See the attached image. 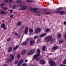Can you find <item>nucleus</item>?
Listing matches in <instances>:
<instances>
[{"label": "nucleus", "mask_w": 66, "mask_h": 66, "mask_svg": "<svg viewBox=\"0 0 66 66\" xmlns=\"http://www.w3.org/2000/svg\"><path fill=\"white\" fill-rule=\"evenodd\" d=\"M43 11H46V10L45 9H44L43 10Z\"/></svg>", "instance_id": "obj_53"}, {"label": "nucleus", "mask_w": 66, "mask_h": 66, "mask_svg": "<svg viewBox=\"0 0 66 66\" xmlns=\"http://www.w3.org/2000/svg\"><path fill=\"white\" fill-rule=\"evenodd\" d=\"M51 38H52V37L51 36H50L46 37L45 38V40L47 42H48L50 41V44H53L54 43V42L55 40V39L53 38L51 39Z\"/></svg>", "instance_id": "obj_1"}, {"label": "nucleus", "mask_w": 66, "mask_h": 66, "mask_svg": "<svg viewBox=\"0 0 66 66\" xmlns=\"http://www.w3.org/2000/svg\"><path fill=\"white\" fill-rule=\"evenodd\" d=\"M12 8L13 9H15L16 8V5H13Z\"/></svg>", "instance_id": "obj_23"}, {"label": "nucleus", "mask_w": 66, "mask_h": 66, "mask_svg": "<svg viewBox=\"0 0 66 66\" xmlns=\"http://www.w3.org/2000/svg\"><path fill=\"white\" fill-rule=\"evenodd\" d=\"M63 64H66V59H65L63 62Z\"/></svg>", "instance_id": "obj_37"}, {"label": "nucleus", "mask_w": 66, "mask_h": 66, "mask_svg": "<svg viewBox=\"0 0 66 66\" xmlns=\"http://www.w3.org/2000/svg\"><path fill=\"white\" fill-rule=\"evenodd\" d=\"M27 52V51L26 50H24L21 53V55H23L24 54H26Z\"/></svg>", "instance_id": "obj_13"}, {"label": "nucleus", "mask_w": 66, "mask_h": 66, "mask_svg": "<svg viewBox=\"0 0 66 66\" xmlns=\"http://www.w3.org/2000/svg\"><path fill=\"white\" fill-rule=\"evenodd\" d=\"M49 31V29L48 28H46V30L45 32H48Z\"/></svg>", "instance_id": "obj_35"}, {"label": "nucleus", "mask_w": 66, "mask_h": 66, "mask_svg": "<svg viewBox=\"0 0 66 66\" xmlns=\"http://www.w3.org/2000/svg\"><path fill=\"white\" fill-rule=\"evenodd\" d=\"M18 62V60L16 61L15 62V64H17V63Z\"/></svg>", "instance_id": "obj_41"}, {"label": "nucleus", "mask_w": 66, "mask_h": 66, "mask_svg": "<svg viewBox=\"0 0 66 66\" xmlns=\"http://www.w3.org/2000/svg\"><path fill=\"white\" fill-rule=\"evenodd\" d=\"M17 56L18 59H20V54H18L17 55Z\"/></svg>", "instance_id": "obj_34"}, {"label": "nucleus", "mask_w": 66, "mask_h": 66, "mask_svg": "<svg viewBox=\"0 0 66 66\" xmlns=\"http://www.w3.org/2000/svg\"><path fill=\"white\" fill-rule=\"evenodd\" d=\"M21 2V1L20 0H18L16 1V3H17V4H19V3H20Z\"/></svg>", "instance_id": "obj_24"}, {"label": "nucleus", "mask_w": 66, "mask_h": 66, "mask_svg": "<svg viewBox=\"0 0 66 66\" xmlns=\"http://www.w3.org/2000/svg\"><path fill=\"white\" fill-rule=\"evenodd\" d=\"M5 25L4 23H3L1 25V27L2 28H4L5 27Z\"/></svg>", "instance_id": "obj_22"}, {"label": "nucleus", "mask_w": 66, "mask_h": 66, "mask_svg": "<svg viewBox=\"0 0 66 66\" xmlns=\"http://www.w3.org/2000/svg\"><path fill=\"white\" fill-rule=\"evenodd\" d=\"M60 66H66V65H65L64 64H60Z\"/></svg>", "instance_id": "obj_42"}, {"label": "nucleus", "mask_w": 66, "mask_h": 66, "mask_svg": "<svg viewBox=\"0 0 66 66\" xmlns=\"http://www.w3.org/2000/svg\"><path fill=\"white\" fill-rule=\"evenodd\" d=\"M11 39L10 38H8L7 39V42H10V41H11Z\"/></svg>", "instance_id": "obj_32"}, {"label": "nucleus", "mask_w": 66, "mask_h": 66, "mask_svg": "<svg viewBox=\"0 0 66 66\" xmlns=\"http://www.w3.org/2000/svg\"><path fill=\"white\" fill-rule=\"evenodd\" d=\"M13 10H10V13L11 14L12 13V12H13Z\"/></svg>", "instance_id": "obj_39"}, {"label": "nucleus", "mask_w": 66, "mask_h": 66, "mask_svg": "<svg viewBox=\"0 0 66 66\" xmlns=\"http://www.w3.org/2000/svg\"><path fill=\"white\" fill-rule=\"evenodd\" d=\"M33 0H27L26 1L27 2H32Z\"/></svg>", "instance_id": "obj_31"}, {"label": "nucleus", "mask_w": 66, "mask_h": 66, "mask_svg": "<svg viewBox=\"0 0 66 66\" xmlns=\"http://www.w3.org/2000/svg\"><path fill=\"white\" fill-rule=\"evenodd\" d=\"M3 66H7V65H6V64H4Z\"/></svg>", "instance_id": "obj_56"}, {"label": "nucleus", "mask_w": 66, "mask_h": 66, "mask_svg": "<svg viewBox=\"0 0 66 66\" xmlns=\"http://www.w3.org/2000/svg\"><path fill=\"white\" fill-rule=\"evenodd\" d=\"M64 37L65 39H66V34H65L64 36Z\"/></svg>", "instance_id": "obj_49"}, {"label": "nucleus", "mask_w": 66, "mask_h": 66, "mask_svg": "<svg viewBox=\"0 0 66 66\" xmlns=\"http://www.w3.org/2000/svg\"><path fill=\"white\" fill-rule=\"evenodd\" d=\"M39 62L40 64H45V62L43 60H40Z\"/></svg>", "instance_id": "obj_16"}, {"label": "nucleus", "mask_w": 66, "mask_h": 66, "mask_svg": "<svg viewBox=\"0 0 66 66\" xmlns=\"http://www.w3.org/2000/svg\"><path fill=\"white\" fill-rule=\"evenodd\" d=\"M35 43V41L34 40H31L29 42V44L31 46L33 44H34V43Z\"/></svg>", "instance_id": "obj_9"}, {"label": "nucleus", "mask_w": 66, "mask_h": 66, "mask_svg": "<svg viewBox=\"0 0 66 66\" xmlns=\"http://www.w3.org/2000/svg\"><path fill=\"white\" fill-rule=\"evenodd\" d=\"M29 42V40L28 39H27L26 40V41L23 42L21 43L22 45L23 46V45H27L28 44V42Z\"/></svg>", "instance_id": "obj_5"}, {"label": "nucleus", "mask_w": 66, "mask_h": 66, "mask_svg": "<svg viewBox=\"0 0 66 66\" xmlns=\"http://www.w3.org/2000/svg\"><path fill=\"white\" fill-rule=\"evenodd\" d=\"M28 32V28L27 27H26L24 31V34H27Z\"/></svg>", "instance_id": "obj_10"}, {"label": "nucleus", "mask_w": 66, "mask_h": 66, "mask_svg": "<svg viewBox=\"0 0 66 66\" xmlns=\"http://www.w3.org/2000/svg\"><path fill=\"white\" fill-rule=\"evenodd\" d=\"M40 31H41L40 28H37L35 30V33H38Z\"/></svg>", "instance_id": "obj_8"}, {"label": "nucleus", "mask_w": 66, "mask_h": 66, "mask_svg": "<svg viewBox=\"0 0 66 66\" xmlns=\"http://www.w3.org/2000/svg\"><path fill=\"white\" fill-rule=\"evenodd\" d=\"M21 63H20V62H19V63L17 64L18 66H20V65H21Z\"/></svg>", "instance_id": "obj_38"}, {"label": "nucleus", "mask_w": 66, "mask_h": 66, "mask_svg": "<svg viewBox=\"0 0 66 66\" xmlns=\"http://www.w3.org/2000/svg\"><path fill=\"white\" fill-rule=\"evenodd\" d=\"M0 13H1V12H0Z\"/></svg>", "instance_id": "obj_64"}, {"label": "nucleus", "mask_w": 66, "mask_h": 66, "mask_svg": "<svg viewBox=\"0 0 66 66\" xmlns=\"http://www.w3.org/2000/svg\"><path fill=\"white\" fill-rule=\"evenodd\" d=\"M13 1V0H9V5H12Z\"/></svg>", "instance_id": "obj_18"}, {"label": "nucleus", "mask_w": 66, "mask_h": 66, "mask_svg": "<svg viewBox=\"0 0 66 66\" xmlns=\"http://www.w3.org/2000/svg\"><path fill=\"white\" fill-rule=\"evenodd\" d=\"M2 22H4V20H2Z\"/></svg>", "instance_id": "obj_59"}, {"label": "nucleus", "mask_w": 66, "mask_h": 66, "mask_svg": "<svg viewBox=\"0 0 66 66\" xmlns=\"http://www.w3.org/2000/svg\"><path fill=\"white\" fill-rule=\"evenodd\" d=\"M1 13L2 14H3V15H4V14H5V12L3 11H1Z\"/></svg>", "instance_id": "obj_29"}, {"label": "nucleus", "mask_w": 66, "mask_h": 66, "mask_svg": "<svg viewBox=\"0 0 66 66\" xmlns=\"http://www.w3.org/2000/svg\"><path fill=\"white\" fill-rule=\"evenodd\" d=\"M22 66H27V64L26 63H24L22 64Z\"/></svg>", "instance_id": "obj_36"}, {"label": "nucleus", "mask_w": 66, "mask_h": 66, "mask_svg": "<svg viewBox=\"0 0 66 66\" xmlns=\"http://www.w3.org/2000/svg\"><path fill=\"white\" fill-rule=\"evenodd\" d=\"M37 54L40 56V51L38 49L37 50Z\"/></svg>", "instance_id": "obj_15"}, {"label": "nucleus", "mask_w": 66, "mask_h": 66, "mask_svg": "<svg viewBox=\"0 0 66 66\" xmlns=\"http://www.w3.org/2000/svg\"><path fill=\"white\" fill-rule=\"evenodd\" d=\"M57 48H58V46H54L52 48V49L53 50H56L57 49Z\"/></svg>", "instance_id": "obj_14"}, {"label": "nucleus", "mask_w": 66, "mask_h": 66, "mask_svg": "<svg viewBox=\"0 0 66 66\" xmlns=\"http://www.w3.org/2000/svg\"><path fill=\"white\" fill-rule=\"evenodd\" d=\"M21 24V21L17 23V26H20Z\"/></svg>", "instance_id": "obj_27"}, {"label": "nucleus", "mask_w": 66, "mask_h": 66, "mask_svg": "<svg viewBox=\"0 0 66 66\" xmlns=\"http://www.w3.org/2000/svg\"><path fill=\"white\" fill-rule=\"evenodd\" d=\"M45 49H46V46H43L42 48V50L43 51H45Z\"/></svg>", "instance_id": "obj_25"}, {"label": "nucleus", "mask_w": 66, "mask_h": 66, "mask_svg": "<svg viewBox=\"0 0 66 66\" xmlns=\"http://www.w3.org/2000/svg\"><path fill=\"white\" fill-rule=\"evenodd\" d=\"M63 9V7H61L57 8L56 9L57 11H60V10H61Z\"/></svg>", "instance_id": "obj_21"}, {"label": "nucleus", "mask_w": 66, "mask_h": 66, "mask_svg": "<svg viewBox=\"0 0 66 66\" xmlns=\"http://www.w3.org/2000/svg\"><path fill=\"white\" fill-rule=\"evenodd\" d=\"M6 29V27H4L3 28V30H5Z\"/></svg>", "instance_id": "obj_48"}, {"label": "nucleus", "mask_w": 66, "mask_h": 66, "mask_svg": "<svg viewBox=\"0 0 66 66\" xmlns=\"http://www.w3.org/2000/svg\"><path fill=\"white\" fill-rule=\"evenodd\" d=\"M23 62V59H21L19 61V62H20L21 64H22V63Z\"/></svg>", "instance_id": "obj_28"}, {"label": "nucleus", "mask_w": 66, "mask_h": 66, "mask_svg": "<svg viewBox=\"0 0 66 66\" xmlns=\"http://www.w3.org/2000/svg\"><path fill=\"white\" fill-rule=\"evenodd\" d=\"M13 16L14 15H10V16L11 17H13Z\"/></svg>", "instance_id": "obj_52"}, {"label": "nucleus", "mask_w": 66, "mask_h": 66, "mask_svg": "<svg viewBox=\"0 0 66 66\" xmlns=\"http://www.w3.org/2000/svg\"><path fill=\"white\" fill-rule=\"evenodd\" d=\"M38 37V36H37L36 37L37 38Z\"/></svg>", "instance_id": "obj_60"}, {"label": "nucleus", "mask_w": 66, "mask_h": 66, "mask_svg": "<svg viewBox=\"0 0 66 66\" xmlns=\"http://www.w3.org/2000/svg\"><path fill=\"white\" fill-rule=\"evenodd\" d=\"M56 14H60V15H63L65 14V12L63 11H56Z\"/></svg>", "instance_id": "obj_6"}, {"label": "nucleus", "mask_w": 66, "mask_h": 66, "mask_svg": "<svg viewBox=\"0 0 66 66\" xmlns=\"http://www.w3.org/2000/svg\"><path fill=\"white\" fill-rule=\"evenodd\" d=\"M36 36H35L34 37V38L35 39H36Z\"/></svg>", "instance_id": "obj_54"}, {"label": "nucleus", "mask_w": 66, "mask_h": 66, "mask_svg": "<svg viewBox=\"0 0 66 66\" xmlns=\"http://www.w3.org/2000/svg\"><path fill=\"white\" fill-rule=\"evenodd\" d=\"M64 24H65V25H66V21H65V22H64Z\"/></svg>", "instance_id": "obj_51"}, {"label": "nucleus", "mask_w": 66, "mask_h": 66, "mask_svg": "<svg viewBox=\"0 0 66 66\" xmlns=\"http://www.w3.org/2000/svg\"><path fill=\"white\" fill-rule=\"evenodd\" d=\"M35 52V50L32 49L31 50L29 51L28 53L27 54L28 55H32Z\"/></svg>", "instance_id": "obj_3"}, {"label": "nucleus", "mask_w": 66, "mask_h": 66, "mask_svg": "<svg viewBox=\"0 0 66 66\" xmlns=\"http://www.w3.org/2000/svg\"><path fill=\"white\" fill-rule=\"evenodd\" d=\"M20 7H22V4H21L20 5H19Z\"/></svg>", "instance_id": "obj_44"}, {"label": "nucleus", "mask_w": 66, "mask_h": 66, "mask_svg": "<svg viewBox=\"0 0 66 66\" xmlns=\"http://www.w3.org/2000/svg\"><path fill=\"white\" fill-rule=\"evenodd\" d=\"M37 15H38V16H40V15H39L38 14H37Z\"/></svg>", "instance_id": "obj_58"}, {"label": "nucleus", "mask_w": 66, "mask_h": 66, "mask_svg": "<svg viewBox=\"0 0 66 66\" xmlns=\"http://www.w3.org/2000/svg\"><path fill=\"white\" fill-rule=\"evenodd\" d=\"M57 38H60L61 37V36H62V35L61 34H57Z\"/></svg>", "instance_id": "obj_19"}, {"label": "nucleus", "mask_w": 66, "mask_h": 66, "mask_svg": "<svg viewBox=\"0 0 66 66\" xmlns=\"http://www.w3.org/2000/svg\"><path fill=\"white\" fill-rule=\"evenodd\" d=\"M40 56L39 55H38L36 54L34 56L33 59H36L37 57H38V56Z\"/></svg>", "instance_id": "obj_17"}, {"label": "nucleus", "mask_w": 66, "mask_h": 66, "mask_svg": "<svg viewBox=\"0 0 66 66\" xmlns=\"http://www.w3.org/2000/svg\"><path fill=\"white\" fill-rule=\"evenodd\" d=\"M22 37H23V36H22Z\"/></svg>", "instance_id": "obj_63"}, {"label": "nucleus", "mask_w": 66, "mask_h": 66, "mask_svg": "<svg viewBox=\"0 0 66 66\" xmlns=\"http://www.w3.org/2000/svg\"><path fill=\"white\" fill-rule=\"evenodd\" d=\"M5 3H7L8 2V0H5Z\"/></svg>", "instance_id": "obj_43"}, {"label": "nucleus", "mask_w": 66, "mask_h": 66, "mask_svg": "<svg viewBox=\"0 0 66 66\" xmlns=\"http://www.w3.org/2000/svg\"><path fill=\"white\" fill-rule=\"evenodd\" d=\"M0 48H1V47L0 46Z\"/></svg>", "instance_id": "obj_62"}, {"label": "nucleus", "mask_w": 66, "mask_h": 66, "mask_svg": "<svg viewBox=\"0 0 66 66\" xmlns=\"http://www.w3.org/2000/svg\"><path fill=\"white\" fill-rule=\"evenodd\" d=\"M22 36H23V35Z\"/></svg>", "instance_id": "obj_61"}, {"label": "nucleus", "mask_w": 66, "mask_h": 66, "mask_svg": "<svg viewBox=\"0 0 66 66\" xmlns=\"http://www.w3.org/2000/svg\"><path fill=\"white\" fill-rule=\"evenodd\" d=\"M14 58V56L13 55H11L10 56V58H7L5 60L7 63H9L11 62H12Z\"/></svg>", "instance_id": "obj_2"}, {"label": "nucleus", "mask_w": 66, "mask_h": 66, "mask_svg": "<svg viewBox=\"0 0 66 66\" xmlns=\"http://www.w3.org/2000/svg\"><path fill=\"white\" fill-rule=\"evenodd\" d=\"M17 34H17V33H15V36H17Z\"/></svg>", "instance_id": "obj_50"}, {"label": "nucleus", "mask_w": 66, "mask_h": 66, "mask_svg": "<svg viewBox=\"0 0 66 66\" xmlns=\"http://www.w3.org/2000/svg\"><path fill=\"white\" fill-rule=\"evenodd\" d=\"M27 61H28L27 60H25V62H27Z\"/></svg>", "instance_id": "obj_55"}, {"label": "nucleus", "mask_w": 66, "mask_h": 66, "mask_svg": "<svg viewBox=\"0 0 66 66\" xmlns=\"http://www.w3.org/2000/svg\"><path fill=\"white\" fill-rule=\"evenodd\" d=\"M8 52L10 53L12 51V47H9L7 50Z\"/></svg>", "instance_id": "obj_12"}, {"label": "nucleus", "mask_w": 66, "mask_h": 66, "mask_svg": "<svg viewBox=\"0 0 66 66\" xmlns=\"http://www.w3.org/2000/svg\"><path fill=\"white\" fill-rule=\"evenodd\" d=\"M36 60L37 61H38L39 60V58H36Z\"/></svg>", "instance_id": "obj_45"}, {"label": "nucleus", "mask_w": 66, "mask_h": 66, "mask_svg": "<svg viewBox=\"0 0 66 66\" xmlns=\"http://www.w3.org/2000/svg\"><path fill=\"white\" fill-rule=\"evenodd\" d=\"M50 14V12H44V14H46L47 15V14Z\"/></svg>", "instance_id": "obj_30"}, {"label": "nucleus", "mask_w": 66, "mask_h": 66, "mask_svg": "<svg viewBox=\"0 0 66 66\" xmlns=\"http://www.w3.org/2000/svg\"><path fill=\"white\" fill-rule=\"evenodd\" d=\"M38 9L37 8H31L30 9V10L31 11H32L34 13H37V11L36 10H37Z\"/></svg>", "instance_id": "obj_4"}, {"label": "nucleus", "mask_w": 66, "mask_h": 66, "mask_svg": "<svg viewBox=\"0 0 66 66\" xmlns=\"http://www.w3.org/2000/svg\"><path fill=\"white\" fill-rule=\"evenodd\" d=\"M46 35H47V32H45V33H44L40 35L39 36V37H44V36H46Z\"/></svg>", "instance_id": "obj_11"}, {"label": "nucleus", "mask_w": 66, "mask_h": 66, "mask_svg": "<svg viewBox=\"0 0 66 66\" xmlns=\"http://www.w3.org/2000/svg\"><path fill=\"white\" fill-rule=\"evenodd\" d=\"M0 6L1 7H3L4 6V4L3 3H2L0 5Z\"/></svg>", "instance_id": "obj_33"}, {"label": "nucleus", "mask_w": 66, "mask_h": 66, "mask_svg": "<svg viewBox=\"0 0 66 66\" xmlns=\"http://www.w3.org/2000/svg\"><path fill=\"white\" fill-rule=\"evenodd\" d=\"M18 47H19V46L16 45L15 47L13 48V50H14V51L16 50V49H17L18 48Z\"/></svg>", "instance_id": "obj_20"}, {"label": "nucleus", "mask_w": 66, "mask_h": 66, "mask_svg": "<svg viewBox=\"0 0 66 66\" xmlns=\"http://www.w3.org/2000/svg\"><path fill=\"white\" fill-rule=\"evenodd\" d=\"M29 31L30 33H32V32H33V29H31L30 28L29 29Z\"/></svg>", "instance_id": "obj_26"}, {"label": "nucleus", "mask_w": 66, "mask_h": 66, "mask_svg": "<svg viewBox=\"0 0 66 66\" xmlns=\"http://www.w3.org/2000/svg\"><path fill=\"white\" fill-rule=\"evenodd\" d=\"M47 54L48 55H51V54H52V53H47Z\"/></svg>", "instance_id": "obj_47"}, {"label": "nucleus", "mask_w": 66, "mask_h": 66, "mask_svg": "<svg viewBox=\"0 0 66 66\" xmlns=\"http://www.w3.org/2000/svg\"><path fill=\"white\" fill-rule=\"evenodd\" d=\"M59 42L60 44H62V43H63V41L62 40H59Z\"/></svg>", "instance_id": "obj_40"}, {"label": "nucleus", "mask_w": 66, "mask_h": 66, "mask_svg": "<svg viewBox=\"0 0 66 66\" xmlns=\"http://www.w3.org/2000/svg\"><path fill=\"white\" fill-rule=\"evenodd\" d=\"M27 8V6H24L22 7H21V8L18 9V10H22L23 11H24L26 10V9Z\"/></svg>", "instance_id": "obj_7"}, {"label": "nucleus", "mask_w": 66, "mask_h": 66, "mask_svg": "<svg viewBox=\"0 0 66 66\" xmlns=\"http://www.w3.org/2000/svg\"><path fill=\"white\" fill-rule=\"evenodd\" d=\"M24 26H23L22 27V28H24Z\"/></svg>", "instance_id": "obj_57"}, {"label": "nucleus", "mask_w": 66, "mask_h": 66, "mask_svg": "<svg viewBox=\"0 0 66 66\" xmlns=\"http://www.w3.org/2000/svg\"><path fill=\"white\" fill-rule=\"evenodd\" d=\"M4 11H6V7H5L4 8Z\"/></svg>", "instance_id": "obj_46"}]
</instances>
